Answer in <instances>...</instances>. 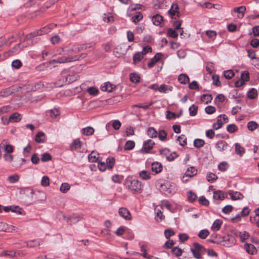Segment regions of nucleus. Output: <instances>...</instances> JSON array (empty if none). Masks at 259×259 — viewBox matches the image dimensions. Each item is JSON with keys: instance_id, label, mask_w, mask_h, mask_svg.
Listing matches in <instances>:
<instances>
[{"instance_id": "nucleus-52", "label": "nucleus", "mask_w": 259, "mask_h": 259, "mask_svg": "<svg viewBox=\"0 0 259 259\" xmlns=\"http://www.w3.org/2000/svg\"><path fill=\"white\" fill-rule=\"evenodd\" d=\"M234 75V73L232 70H229L224 72V77L227 79H231Z\"/></svg>"}, {"instance_id": "nucleus-62", "label": "nucleus", "mask_w": 259, "mask_h": 259, "mask_svg": "<svg viewBox=\"0 0 259 259\" xmlns=\"http://www.w3.org/2000/svg\"><path fill=\"white\" fill-rule=\"evenodd\" d=\"M87 92L90 95L95 96L98 94L99 91L96 88L90 87L88 89Z\"/></svg>"}, {"instance_id": "nucleus-6", "label": "nucleus", "mask_w": 259, "mask_h": 259, "mask_svg": "<svg viewBox=\"0 0 259 259\" xmlns=\"http://www.w3.org/2000/svg\"><path fill=\"white\" fill-rule=\"evenodd\" d=\"M229 119L225 114L220 115L217 121L213 123L212 126L214 130H218L221 128L224 123L228 122Z\"/></svg>"}, {"instance_id": "nucleus-37", "label": "nucleus", "mask_w": 259, "mask_h": 259, "mask_svg": "<svg viewBox=\"0 0 259 259\" xmlns=\"http://www.w3.org/2000/svg\"><path fill=\"white\" fill-rule=\"evenodd\" d=\"M177 141L182 146H184L187 144V138L184 135H181L179 136L177 138Z\"/></svg>"}, {"instance_id": "nucleus-22", "label": "nucleus", "mask_w": 259, "mask_h": 259, "mask_svg": "<svg viewBox=\"0 0 259 259\" xmlns=\"http://www.w3.org/2000/svg\"><path fill=\"white\" fill-rule=\"evenodd\" d=\"M173 87L171 85L161 84L159 86V92L161 93H168L172 91Z\"/></svg>"}, {"instance_id": "nucleus-12", "label": "nucleus", "mask_w": 259, "mask_h": 259, "mask_svg": "<svg viewBox=\"0 0 259 259\" xmlns=\"http://www.w3.org/2000/svg\"><path fill=\"white\" fill-rule=\"evenodd\" d=\"M16 230L17 228L15 226L1 222L0 231L12 232L13 231H16Z\"/></svg>"}, {"instance_id": "nucleus-5", "label": "nucleus", "mask_w": 259, "mask_h": 259, "mask_svg": "<svg viewBox=\"0 0 259 259\" xmlns=\"http://www.w3.org/2000/svg\"><path fill=\"white\" fill-rule=\"evenodd\" d=\"M203 247L197 242L193 244V247L191 248V251L193 254V256L196 259H201L202 256L201 252H202Z\"/></svg>"}, {"instance_id": "nucleus-9", "label": "nucleus", "mask_w": 259, "mask_h": 259, "mask_svg": "<svg viewBox=\"0 0 259 259\" xmlns=\"http://www.w3.org/2000/svg\"><path fill=\"white\" fill-rule=\"evenodd\" d=\"M179 8L177 4H173L170 9L168 10V14L172 18L176 19V17L179 18L180 16V13L179 11Z\"/></svg>"}, {"instance_id": "nucleus-39", "label": "nucleus", "mask_w": 259, "mask_h": 259, "mask_svg": "<svg viewBox=\"0 0 259 259\" xmlns=\"http://www.w3.org/2000/svg\"><path fill=\"white\" fill-rule=\"evenodd\" d=\"M70 189V185L67 183H63L61 184L60 191L63 193H66Z\"/></svg>"}, {"instance_id": "nucleus-33", "label": "nucleus", "mask_w": 259, "mask_h": 259, "mask_svg": "<svg viewBox=\"0 0 259 259\" xmlns=\"http://www.w3.org/2000/svg\"><path fill=\"white\" fill-rule=\"evenodd\" d=\"M235 153L241 156L245 153V149L239 143L235 144Z\"/></svg>"}, {"instance_id": "nucleus-53", "label": "nucleus", "mask_w": 259, "mask_h": 259, "mask_svg": "<svg viewBox=\"0 0 259 259\" xmlns=\"http://www.w3.org/2000/svg\"><path fill=\"white\" fill-rule=\"evenodd\" d=\"M167 134L164 130H160L158 133V138L160 141H164L166 140Z\"/></svg>"}, {"instance_id": "nucleus-63", "label": "nucleus", "mask_w": 259, "mask_h": 259, "mask_svg": "<svg viewBox=\"0 0 259 259\" xmlns=\"http://www.w3.org/2000/svg\"><path fill=\"white\" fill-rule=\"evenodd\" d=\"M212 79L213 80V83L215 85H216L217 87L221 86V83L220 81L219 75H213L212 77Z\"/></svg>"}, {"instance_id": "nucleus-58", "label": "nucleus", "mask_w": 259, "mask_h": 259, "mask_svg": "<svg viewBox=\"0 0 259 259\" xmlns=\"http://www.w3.org/2000/svg\"><path fill=\"white\" fill-rule=\"evenodd\" d=\"M26 45H23L21 46V45L20 44L17 45L16 46H14L13 49L10 51L12 53H17L19 50H21L22 49L24 48V47H26Z\"/></svg>"}, {"instance_id": "nucleus-55", "label": "nucleus", "mask_w": 259, "mask_h": 259, "mask_svg": "<svg viewBox=\"0 0 259 259\" xmlns=\"http://www.w3.org/2000/svg\"><path fill=\"white\" fill-rule=\"evenodd\" d=\"M19 179V176L17 174H14L8 177V180L11 183H16L18 181Z\"/></svg>"}, {"instance_id": "nucleus-44", "label": "nucleus", "mask_w": 259, "mask_h": 259, "mask_svg": "<svg viewBox=\"0 0 259 259\" xmlns=\"http://www.w3.org/2000/svg\"><path fill=\"white\" fill-rule=\"evenodd\" d=\"M135 146V143L133 141H127L124 146V149L126 150H131L133 149Z\"/></svg>"}, {"instance_id": "nucleus-50", "label": "nucleus", "mask_w": 259, "mask_h": 259, "mask_svg": "<svg viewBox=\"0 0 259 259\" xmlns=\"http://www.w3.org/2000/svg\"><path fill=\"white\" fill-rule=\"evenodd\" d=\"M40 159L43 162L48 161L52 159V156L49 153H44L41 154Z\"/></svg>"}, {"instance_id": "nucleus-49", "label": "nucleus", "mask_w": 259, "mask_h": 259, "mask_svg": "<svg viewBox=\"0 0 259 259\" xmlns=\"http://www.w3.org/2000/svg\"><path fill=\"white\" fill-rule=\"evenodd\" d=\"M140 177L142 179L147 180L150 178V175L148 171L143 170L140 172Z\"/></svg>"}, {"instance_id": "nucleus-51", "label": "nucleus", "mask_w": 259, "mask_h": 259, "mask_svg": "<svg viewBox=\"0 0 259 259\" xmlns=\"http://www.w3.org/2000/svg\"><path fill=\"white\" fill-rule=\"evenodd\" d=\"M172 253L176 256L179 257L182 254V250L178 247H175L171 249Z\"/></svg>"}, {"instance_id": "nucleus-35", "label": "nucleus", "mask_w": 259, "mask_h": 259, "mask_svg": "<svg viewBox=\"0 0 259 259\" xmlns=\"http://www.w3.org/2000/svg\"><path fill=\"white\" fill-rule=\"evenodd\" d=\"M143 53L141 52H137L136 53L134 57H133V62L134 63L136 64L139 62L143 58Z\"/></svg>"}, {"instance_id": "nucleus-20", "label": "nucleus", "mask_w": 259, "mask_h": 259, "mask_svg": "<svg viewBox=\"0 0 259 259\" xmlns=\"http://www.w3.org/2000/svg\"><path fill=\"white\" fill-rule=\"evenodd\" d=\"M244 248L246 252L250 254H254L256 253L257 250L253 245L249 243H245Z\"/></svg>"}, {"instance_id": "nucleus-21", "label": "nucleus", "mask_w": 259, "mask_h": 259, "mask_svg": "<svg viewBox=\"0 0 259 259\" xmlns=\"http://www.w3.org/2000/svg\"><path fill=\"white\" fill-rule=\"evenodd\" d=\"M162 189L164 190V188H166L164 193L166 195H172L175 192V187L172 188V186L168 184H164L162 186Z\"/></svg>"}, {"instance_id": "nucleus-16", "label": "nucleus", "mask_w": 259, "mask_h": 259, "mask_svg": "<svg viewBox=\"0 0 259 259\" xmlns=\"http://www.w3.org/2000/svg\"><path fill=\"white\" fill-rule=\"evenodd\" d=\"M163 55L161 53H157L155 56L152 58L149 62L148 64V66L149 67L151 68L154 66V65L160 60L161 59Z\"/></svg>"}, {"instance_id": "nucleus-48", "label": "nucleus", "mask_w": 259, "mask_h": 259, "mask_svg": "<svg viewBox=\"0 0 259 259\" xmlns=\"http://www.w3.org/2000/svg\"><path fill=\"white\" fill-rule=\"evenodd\" d=\"M41 185L43 187H47L50 185V179L48 176L42 177L41 180Z\"/></svg>"}, {"instance_id": "nucleus-19", "label": "nucleus", "mask_w": 259, "mask_h": 259, "mask_svg": "<svg viewBox=\"0 0 259 259\" xmlns=\"http://www.w3.org/2000/svg\"><path fill=\"white\" fill-rule=\"evenodd\" d=\"M246 11V7L245 6H240L239 7H235L233 9L235 13H238V17L239 18H242L244 16V12Z\"/></svg>"}, {"instance_id": "nucleus-8", "label": "nucleus", "mask_w": 259, "mask_h": 259, "mask_svg": "<svg viewBox=\"0 0 259 259\" xmlns=\"http://www.w3.org/2000/svg\"><path fill=\"white\" fill-rule=\"evenodd\" d=\"M64 219L67 221L69 224H74L83 218L82 214H74L69 216H64Z\"/></svg>"}, {"instance_id": "nucleus-42", "label": "nucleus", "mask_w": 259, "mask_h": 259, "mask_svg": "<svg viewBox=\"0 0 259 259\" xmlns=\"http://www.w3.org/2000/svg\"><path fill=\"white\" fill-rule=\"evenodd\" d=\"M12 92L9 88H7L0 92V98H4L11 95Z\"/></svg>"}, {"instance_id": "nucleus-30", "label": "nucleus", "mask_w": 259, "mask_h": 259, "mask_svg": "<svg viewBox=\"0 0 259 259\" xmlns=\"http://www.w3.org/2000/svg\"><path fill=\"white\" fill-rule=\"evenodd\" d=\"M213 197L215 200H223L225 198V194L222 191H216L213 193Z\"/></svg>"}, {"instance_id": "nucleus-7", "label": "nucleus", "mask_w": 259, "mask_h": 259, "mask_svg": "<svg viewBox=\"0 0 259 259\" xmlns=\"http://www.w3.org/2000/svg\"><path fill=\"white\" fill-rule=\"evenodd\" d=\"M197 169L194 167L191 166L188 168L186 171L184 175L182 177L181 180L183 182H186L189 178H192L197 174Z\"/></svg>"}, {"instance_id": "nucleus-43", "label": "nucleus", "mask_w": 259, "mask_h": 259, "mask_svg": "<svg viewBox=\"0 0 259 259\" xmlns=\"http://www.w3.org/2000/svg\"><path fill=\"white\" fill-rule=\"evenodd\" d=\"M198 110V106L193 104L189 107V111L190 115L191 116H195L197 114Z\"/></svg>"}, {"instance_id": "nucleus-3", "label": "nucleus", "mask_w": 259, "mask_h": 259, "mask_svg": "<svg viewBox=\"0 0 259 259\" xmlns=\"http://www.w3.org/2000/svg\"><path fill=\"white\" fill-rule=\"evenodd\" d=\"M126 185L132 191L139 193L141 191V184L137 180H127Z\"/></svg>"}, {"instance_id": "nucleus-17", "label": "nucleus", "mask_w": 259, "mask_h": 259, "mask_svg": "<svg viewBox=\"0 0 259 259\" xmlns=\"http://www.w3.org/2000/svg\"><path fill=\"white\" fill-rule=\"evenodd\" d=\"M78 77L79 76L77 73L70 71L66 76V81L68 83H70L78 79Z\"/></svg>"}, {"instance_id": "nucleus-32", "label": "nucleus", "mask_w": 259, "mask_h": 259, "mask_svg": "<svg viewBox=\"0 0 259 259\" xmlns=\"http://www.w3.org/2000/svg\"><path fill=\"white\" fill-rule=\"evenodd\" d=\"M147 132L148 136L151 138H155L157 137V132L153 127H149Z\"/></svg>"}, {"instance_id": "nucleus-56", "label": "nucleus", "mask_w": 259, "mask_h": 259, "mask_svg": "<svg viewBox=\"0 0 259 259\" xmlns=\"http://www.w3.org/2000/svg\"><path fill=\"white\" fill-rule=\"evenodd\" d=\"M141 250L143 252V253L141 255L145 258L147 259H152V256L148 254L146 252V250L145 249V246L144 245H142L141 247Z\"/></svg>"}, {"instance_id": "nucleus-1", "label": "nucleus", "mask_w": 259, "mask_h": 259, "mask_svg": "<svg viewBox=\"0 0 259 259\" xmlns=\"http://www.w3.org/2000/svg\"><path fill=\"white\" fill-rule=\"evenodd\" d=\"M87 56V54L82 53L80 55H74V56H62L59 57L56 59H53L49 61V64L53 65L54 67L57 66L55 64L56 63H65L68 62H71L73 61H78L81 59L85 58Z\"/></svg>"}, {"instance_id": "nucleus-24", "label": "nucleus", "mask_w": 259, "mask_h": 259, "mask_svg": "<svg viewBox=\"0 0 259 259\" xmlns=\"http://www.w3.org/2000/svg\"><path fill=\"white\" fill-rule=\"evenodd\" d=\"M151 169L153 172L157 174L161 171L162 169V166L161 163L158 162H155L152 164Z\"/></svg>"}, {"instance_id": "nucleus-45", "label": "nucleus", "mask_w": 259, "mask_h": 259, "mask_svg": "<svg viewBox=\"0 0 259 259\" xmlns=\"http://www.w3.org/2000/svg\"><path fill=\"white\" fill-rule=\"evenodd\" d=\"M226 129L228 132L232 134L237 131L238 128V127L235 124H230L227 126Z\"/></svg>"}, {"instance_id": "nucleus-60", "label": "nucleus", "mask_w": 259, "mask_h": 259, "mask_svg": "<svg viewBox=\"0 0 259 259\" xmlns=\"http://www.w3.org/2000/svg\"><path fill=\"white\" fill-rule=\"evenodd\" d=\"M242 81L245 83V81L249 79V74L248 71H244L241 74V78Z\"/></svg>"}, {"instance_id": "nucleus-25", "label": "nucleus", "mask_w": 259, "mask_h": 259, "mask_svg": "<svg viewBox=\"0 0 259 259\" xmlns=\"http://www.w3.org/2000/svg\"><path fill=\"white\" fill-rule=\"evenodd\" d=\"M95 130L92 126H88L83 128L81 131V134L83 135L89 136L92 135L94 133Z\"/></svg>"}, {"instance_id": "nucleus-10", "label": "nucleus", "mask_w": 259, "mask_h": 259, "mask_svg": "<svg viewBox=\"0 0 259 259\" xmlns=\"http://www.w3.org/2000/svg\"><path fill=\"white\" fill-rule=\"evenodd\" d=\"M62 52L66 55H69L73 53L79 52V49H78V46L72 45L62 48Z\"/></svg>"}, {"instance_id": "nucleus-14", "label": "nucleus", "mask_w": 259, "mask_h": 259, "mask_svg": "<svg viewBox=\"0 0 259 259\" xmlns=\"http://www.w3.org/2000/svg\"><path fill=\"white\" fill-rule=\"evenodd\" d=\"M228 194L230 196L231 199L233 200H241L244 196L240 192L230 190Z\"/></svg>"}, {"instance_id": "nucleus-28", "label": "nucleus", "mask_w": 259, "mask_h": 259, "mask_svg": "<svg viewBox=\"0 0 259 259\" xmlns=\"http://www.w3.org/2000/svg\"><path fill=\"white\" fill-rule=\"evenodd\" d=\"M222 225V221L221 220H216L213 223L211 230L214 232L218 231Z\"/></svg>"}, {"instance_id": "nucleus-26", "label": "nucleus", "mask_w": 259, "mask_h": 259, "mask_svg": "<svg viewBox=\"0 0 259 259\" xmlns=\"http://www.w3.org/2000/svg\"><path fill=\"white\" fill-rule=\"evenodd\" d=\"M99 154L95 151H92L88 156L89 161L91 162H98L100 160L98 157Z\"/></svg>"}, {"instance_id": "nucleus-31", "label": "nucleus", "mask_w": 259, "mask_h": 259, "mask_svg": "<svg viewBox=\"0 0 259 259\" xmlns=\"http://www.w3.org/2000/svg\"><path fill=\"white\" fill-rule=\"evenodd\" d=\"M163 20L162 17L158 14L154 15L152 18V21L155 25L158 26Z\"/></svg>"}, {"instance_id": "nucleus-54", "label": "nucleus", "mask_w": 259, "mask_h": 259, "mask_svg": "<svg viewBox=\"0 0 259 259\" xmlns=\"http://www.w3.org/2000/svg\"><path fill=\"white\" fill-rule=\"evenodd\" d=\"M3 157L5 161L11 162L14 159V156L12 153H5L3 155Z\"/></svg>"}, {"instance_id": "nucleus-2", "label": "nucleus", "mask_w": 259, "mask_h": 259, "mask_svg": "<svg viewBox=\"0 0 259 259\" xmlns=\"http://www.w3.org/2000/svg\"><path fill=\"white\" fill-rule=\"evenodd\" d=\"M56 24H51L47 26H45L41 29L37 30L36 31L33 32L31 33L29 35L27 36V39H30L32 37H34L38 35H41L43 34L48 33L50 32L51 30L53 29L56 27Z\"/></svg>"}, {"instance_id": "nucleus-36", "label": "nucleus", "mask_w": 259, "mask_h": 259, "mask_svg": "<svg viewBox=\"0 0 259 259\" xmlns=\"http://www.w3.org/2000/svg\"><path fill=\"white\" fill-rule=\"evenodd\" d=\"M257 92L254 88L251 89L248 92L247 97L250 99H253L257 97Z\"/></svg>"}, {"instance_id": "nucleus-64", "label": "nucleus", "mask_w": 259, "mask_h": 259, "mask_svg": "<svg viewBox=\"0 0 259 259\" xmlns=\"http://www.w3.org/2000/svg\"><path fill=\"white\" fill-rule=\"evenodd\" d=\"M228 167V164L226 162H221L218 166V169L223 171L226 170Z\"/></svg>"}, {"instance_id": "nucleus-47", "label": "nucleus", "mask_w": 259, "mask_h": 259, "mask_svg": "<svg viewBox=\"0 0 259 259\" xmlns=\"http://www.w3.org/2000/svg\"><path fill=\"white\" fill-rule=\"evenodd\" d=\"M209 231L206 229H204L201 230L199 234H198V237L200 238L201 239H205L208 235H209Z\"/></svg>"}, {"instance_id": "nucleus-11", "label": "nucleus", "mask_w": 259, "mask_h": 259, "mask_svg": "<svg viewBox=\"0 0 259 259\" xmlns=\"http://www.w3.org/2000/svg\"><path fill=\"white\" fill-rule=\"evenodd\" d=\"M118 213L120 217L126 220H131L132 215L129 210L125 207H121L119 209Z\"/></svg>"}, {"instance_id": "nucleus-34", "label": "nucleus", "mask_w": 259, "mask_h": 259, "mask_svg": "<svg viewBox=\"0 0 259 259\" xmlns=\"http://www.w3.org/2000/svg\"><path fill=\"white\" fill-rule=\"evenodd\" d=\"M155 211L156 214L155 219L157 222L161 221L164 218V216L162 214V212L158 208V206L155 207Z\"/></svg>"}, {"instance_id": "nucleus-13", "label": "nucleus", "mask_w": 259, "mask_h": 259, "mask_svg": "<svg viewBox=\"0 0 259 259\" xmlns=\"http://www.w3.org/2000/svg\"><path fill=\"white\" fill-rule=\"evenodd\" d=\"M155 143L152 140H148L144 143L143 147L141 149V152L143 153H148V151L152 149Z\"/></svg>"}, {"instance_id": "nucleus-27", "label": "nucleus", "mask_w": 259, "mask_h": 259, "mask_svg": "<svg viewBox=\"0 0 259 259\" xmlns=\"http://www.w3.org/2000/svg\"><path fill=\"white\" fill-rule=\"evenodd\" d=\"M178 80L180 83L186 84L189 81V77L186 74H181L178 77Z\"/></svg>"}, {"instance_id": "nucleus-18", "label": "nucleus", "mask_w": 259, "mask_h": 259, "mask_svg": "<svg viewBox=\"0 0 259 259\" xmlns=\"http://www.w3.org/2000/svg\"><path fill=\"white\" fill-rule=\"evenodd\" d=\"M115 88V85L109 82H105L101 87V89L103 92H111Z\"/></svg>"}, {"instance_id": "nucleus-38", "label": "nucleus", "mask_w": 259, "mask_h": 259, "mask_svg": "<svg viewBox=\"0 0 259 259\" xmlns=\"http://www.w3.org/2000/svg\"><path fill=\"white\" fill-rule=\"evenodd\" d=\"M258 126L257 123L254 121H249L247 123V128L250 131H253L257 128Z\"/></svg>"}, {"instance_id": "nucleus-46", "label": "nucleus", "mask_w": 259, "mask_h": 259, "mask_svg": "<svg viewBox=\"0 0 259 259\" xmlns=\"http://www.w3.org/2000/svg\"><path fill=\"white\" fill-rule=\"evenodd\" d=\"M205 142L202 139H197L194 141V145L196 148H200L204 146Z\"/></svg>"}, {"instance_id": "nucleus-41", "label": "nucleus", "mask_w": 259, "mask_h": 259, "mask_svg": "<svg viewBox=\"0 0 259 259\" xmlns=\"http://www.w3.org/2000/svg\"><path fill=\"white\" fill-rule=\"evenodd\" d=\"M115 163L114 157H108L106 159V165L109 169H112Z\"/></svg>"}, {"instance_id": "nucleus-29", "label": "nucleus", "mask_w": 259, "mask_h": 259, "mask_svg": "<svg viewBox=\"0 0 259 259\" xmlns=\"http://www.w3.org/2000/svg\"><path fill=\"white\" fill-rule=\"evenodd\" d=\"M9 119L11 122H19L21 119V115L17 112H15L10 116Z\"/></svg>"}, {"instance_id": "nucleus-15", "label": "nucleus", "mask_w": 259, "mask_h": 259, "mask_svg": "<svg viewBox=\"0 0 259 259\" xmlns=\"http://www.w3.org/2000/svg\"><path fill=\"white\" fill-rule=\"evenodd\" d=\"M228 145L227 143L223 140H219L215 144V148L219 151H223L226 150L228 148Z\"/></svg>"}, {"instance_id": "nucleus-4", "label": "nucleus", "mask_w": 259, "mask_h": 259, "mask_svg": "<svg viewBox=\"0 0 259 259\" xmlns=\"http://www.w3.org/2000/svg\"><path fill=\"white\" fill-rule=\"evenodd\" d=\"M14 151V147L11 145L8 140L4 139L0 143V153H12Z\"/></svg>"}, {"instance_id": "nucleus-57", "label": "nucleus", "mask_w": 259, "mask_h": 259, "mask_svg": "<svg viewBox=\"0 0 259 259\" xmlns=\"http://www.w3.org/2000/svg\"><path fill=\"white\" fill-rule=\"evenodd\" d=\"M143 18V15L141 13H139L136 15L132 18V20L135 23H137Z\"/></svg>"}, {"instance_id": "nucleus-40", "label": "nucleus", "mask_w": 259, "mask_h": 259, "mask_svg": "<svg viewBox=\"0 0 259 259\" xmlns=\"http://www.w3.org/2000/svg\"><path fill=\"white\" fill-rule=\"evenodd\" d=\"M45 134L42 132H39L35 136V141L37 143H42L45 140Z\"/></svg>"}, {"instance_id": "nucleus-23", "label": "nucleus", "mask_w": 259, "mask_h": 259, "mask_svg": "<svg viewBox=\"0 0 259 259\" xmlns=\"http://www.w3.org/2000/svg\"><path fill=\"white\" fill-rule=\"evenodd\" d=\"M82 142L79 139H75L72 144L70 145V148L71 150H76L81 147Z\"/></svg>"}, {"instance_id": "nucleus-59", "label": "nucleus", "mask_w": 259, "mask_h": 259, "mask_svg": "<svg viewBox=\"0 0 259 259\" xmlns=\"http://www.w3.org/2000/svg\"><path fill=\"white\" fill-rule=\"evenodd\" d=\"M218 178V177L214 174L209 173L207 175V180L208 182L213 183Z\"/></svg>"}, {"instance_id": "nucleus-61", "label": "nucleus", "mask_w": 259, "mask_h": 259, "mask_svg": "<svg viewBox=\"0 0 259 259\" xmlns=\"http://www.w3.org/2000/svg\"><path fill=\"white\" fill-rule=\"evenodd\" d=\"M130 80L132 82L137 83L140 81V76L135 73H131L130 75Z\"/></svg>"}]
</instances>
